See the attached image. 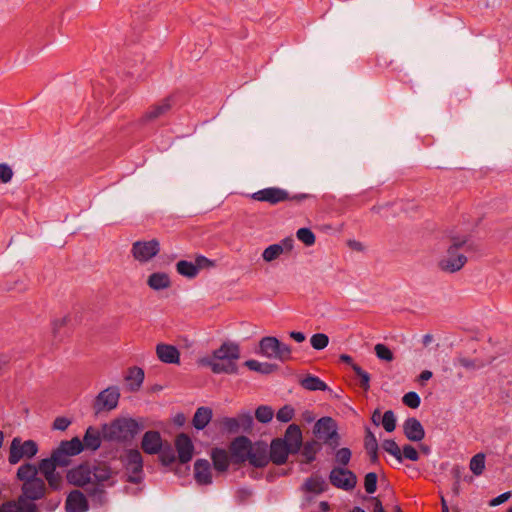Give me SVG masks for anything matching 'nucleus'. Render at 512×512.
<instances>
[{
  "instance_id": "nucleus-1",
  "label": "nucleus",
  "mask_w": 512,
  "mask_h": 512,
  "mask_svg": "<svg viewBox=\"0 0 512 512\" xmlns=\"http://www.w3.org/2000/svg\"><path fill=\"white\" fill-rule=\"evenodd\" d=\"M112 477L111 468L104 462L81 463L67 472V481L77 487H86L87 495L96 503L106 502L105 483Z\"/></svg>"
},
{
  "instance_id": "nucleus-2",
  "label": "nucleus",
  "mask_w": 512,
  "mask_h": 512,
  "mask_svg": "<svg viewBox=\"0 0 512 512\" xmlns=\"http://www.w3.org/2000/svg\"><path fill=\"white\" fill-rule=\"evenodd\" d=\"M474 245L466 235L448 237L446 253L439 259L438 268L445 273H456L467 263L466 253L473 250Z\"/></svg>"
},
{
  "instance_id": "nucleus-3",
  "label": "nucleus",
  "mask_w": 512,
  "mask_h": 512,
  "mask_svg": "<svg viewBox=\"0 0 512 512\" xmlns=\"http://www.w3.org/2000/svg\"><path fill=\"white\" fill-rule=\"evenodd\" d=\"M239 358V345L233 342H225L213 352L212 358H202L200 364L210 367L215 374H236L238 371L236 361Z\"/></svg>"
},
{
  "instance_id": "nucleus-4",
  "label": "nucleus",
  "mask_w": 512,
  "mask_h": 512,
  "mask_svg": "<svg viewBox=\"0 0 512 512\" xmlns=\"http://www.w3.org/2000/svg\"><path fill=\"white\" fill-rule=\"evenodd\" d=\"M144 429L142 421L131 417H119L102 425L103 439L110 442L130 443Z\"/></svg>"
},
{
  "instance_id": "nucleus-5",
  "label": "nucleus",
  "mask_w": 512,
  "mask_h": 512,
  "mask_svg": "<svg viewBox=\"0 0 512 512\" xmlns=\"http://www.w3.org/2000/svg\"><path fill=\"white\" fill-rule=\"evenodd\" d=\"M310 197L311 195L306 193L290 195L288 191L279 187H269L251 194L253 200L267 202L270 205H276L284 201H295L299 203Z\"/></svg>"
},
{
  "instance_id": "nucleus-6",
  "label": "nucleus",
  "mask_w": 512,
  "mask_h": 512,
  "mask_svg": "<svg viewBox=\"0 0 512 512\" xmlns=\"http://www.w3.org/2000/svg\"><path fill=\"white\" fill-rule=\"evenodd\" d=\"M314 435L331 449L335 450L340 445L337 422L331 417L320 418L313 427Z\"/></svg>"
},
{
  "instance_id": "nucleus-7",
  "label": "nucleus",
  "mask_w": 512,
  "mask_h": 512,
  "mask_svg": "<svg viewBox=\"0 0 512 512\" xmlns=\"http://www.w3.org/2000/svg\"><path fill=\"white\" fill-rule=\"evenodd\" d=\"M83 451V445L78 437L71 440L61 441L55 448L50 457L59 467H67L71 463V457L80 454Z\"/></svg>"
},
{
  "instance_id": "nucleus-8",
  "label": "nucleus",
  "mask_w": 512,
  "mask_h": 512,
  "mask_svg": "<svg viewBox=\"0 0 512 512\" xmlns=\"http://www.w3.org/2000/svg\"><path fill=\"white\" fill-rule=\"evenodd\" d=\"M38 451V444L34 440L23 441L20 437H14L9 448L8 462L15 465L22 459L33 458Z\"/></svg>"
},
{
  "instance_id": "nucleus-9",
  "label": "nucleus",
  "mask_w": 512,
  "mask_h": 512,
  "mask_svg": "<svg viewBox=\"0 0 512 512\" xmlns=\"http://www.w3.org/2000/svg\"><path fill=\"white\" fill-rule=\"evenodd\" d=\"M124 466L127 473V481L139 484L143 480V457L139 450L129 449L125 453Z\"/></svg>"
},
{
  "instance_id": "nucleus-10",
  "label": "nucleus",
  "mask_w": 512,
  "mask_h": 512,
  "mask_svg": "<svg viewBox=\"0 0 512 512\" xmlns=\"http://www.w3.org/2000/svg\"><path fill=\"white\" fill-rule=\"evenodd\" d=\"M160 252V243L157 239L149 241H136L132 244L131 254L133 258L140 262L146 263L154 258Z\"/></svg>"
},
{
  "instance_id": "nucleus-11",
  "label": "nucleus",
  "mask_w": 512,
  "mask_h": 512,
  "mask_svg": "<svg viewBox=\"0 0 512 512\" xmlns=\"http://www.w3.org/2000/svg\"><path fill=\"white\" fill-rule=\"evenodd\" d=\"M120 398L119 388L110 386L101 391L93 402V409L96 414L102 411H111L118 405Z\"/></svg>"
},
{
  "instance_id": "nucleus-12",
  "label": "nucleus",
  "mask_w": 512,
  "mask_h": 512,
  "mask_svg": "<svg viewBox=\"0 0 512 512\" xmlns=\"http://www.w3.org/2000/svg\"><path fill=\"white\" fill-rule=\"evenodd\" d=\"M329 481L331 485L338 489L351 491L356 487L357 476L356 474L343 467H334L329 474Z\"/></svg>"
},
{
  "instance_id": "nucleus-13",
  "label": "nucleus",
  "mask_w": 512,
  "mask_h": 512,
  "mask_svg": "<svg viewBox=\"0 0 512 512\" xmlns=\"http://www.w3.org/2000/svg\"><path fill=\"white\" fill-rule=\"evenodd\" d=\"M57 467L59 466L51 457L40 460L37 466L38 472L44 476L49 487L53 490H60L63 482L62 476L56 472Z\"/></svg>"
},
{
  "instance_id": "nucleus-14",
  "label": "nucleus",
  "mask_w": 512,
  "mask_h": 512,
  "mask_svg": "<svg viewBox=\"0 0 512 512\" xmlns=\"http://www.w3.org/2000/svg\"><path fill=\"white\" fill-rule=\"evenodd\" d=\"M252 442L246 436L236 437L230 444V453L234 463L240 464L247 461Z\"/></svg>"
},
{
  "instance_id": "nucleus-15",
  "label": "nucleus",
  "mask_w": 512,
  "mask_h": 512,
  "mask_svg": "<svg viewBox=\"0 0 512 512\" xmlns=\"http://www.w3.org/2000/svg\"><path fill=\"white\" fill-rule=\"evenodd\" d=\"M173 100L172 97H166L156 104L151 105L147 111L140 118L142 124L155 121L165 116L172 108Z\"/></svg>"
},
{
  "instance_id": "nucleus-16",
  "label": "nucleus",
  "mask_w": 512,
  "mask_h": 512,
  "mask_svg": "<svg viewBox=\"0 0 512 512\" xmlns=\"http://www.w3.org/2000/svg\"><path fill=\"white\" fill-rule=\"evenodd\" d=\"M292 454L287 441L282 438H275L271 441L269 459L276 465H283L287 462L288 455Z\"/></svg>"
},
{
  "instance_id": "nucleus-17",
  "label": "nucleus",
  "mask_w": 512,
  "mask_h": 512,
  "mask_svg": "<svg viewBox=\"0 0 512 512\" xmlns=\"http://www.w3.org/2000/svg\"><path fill=\"white\" fill-rule=\"evenodd\" d=\"M247 461L256 468L265 467L270 461L267 444L262 441L252 444Z\"/></svg>"
},
{
  "instance_id": "nucleus-18",
  "label": "nucleus",
  "mask_w": 512,
  "mask_h": 512,
  "mask_svg": "<svg viewBox=\"0 0 512 512\" xmlns=\"http://www.w3.org/2000/svg\"><path fill=\"white\" fill-rule=\"evenodd\" d=\"M175 448L178 453L179 462L186 464L191 461L194 453V445L191 438L185 434L180 433L175 439Z\"/></svg>"
},
{
  "instance_id": "nucleus-19",
  "label": "nucleus",
  "mask_w": 512,
  "mask_h": 512,
  "mask_svg": "<svg viewBox=\"0 0 512 512\" xmlns=\"http://www.w3.org/2000/svg\"><path fill=\"white\" fill-rule=\"evenodd\" d=\"M89 504L86 496L80 490L71 491L65 501L66 512H86Z\"/></svg>"
},
{
  "instance_id": "nucleus-20",
  "label": "nucleus",
  "mask_w": 512,
  "mask_h": 512,
  "mask_svg": "<svg viewBox=\"0 0 512 512\" xmlns=\"http://www.w3.org/2000/svg\"><path fill=\"white\" fill-rule=\"evenodd\" d=\"M162 446V437L158 431L150 430L144 433L141 441V448L146 454H158L161 451Z\"/></svg>"
},
{
  "instance_id": "nucleus-21",
  "label": "nucleus",
  "mask_w": 512,
  "mask_h": 512,
  "mask_svg": "<svg viewBox=\"0 0 512 512\" xmlns=\"http://www.w3.org/2000/svg\"><path fill=\"white\" fill-rule=\"evenodd\" d=\"M22 494L20 496L27 497L31 500H40L46 494V485L42 478H38L27 483H23Z\"/></svg>"
},
{
  "instance_id": "nucleus-22",
  "label": "nucleus",
  "mask_w": 512,
  "mask_h": 512,
  "mask_svg": "<svg viewBox=\"0 0 512 512\" xmlns=\"http://www.w3.org/2000/svg\"><path fill=\"white\" fill-rule=\"evenodd\" d=\"M403 432L408 440L414 442H419L425 437V431L421 422L414 417L405 420Z\"/></svg>"
},
{
  "instance_id": "nucleus-23",
  "label": "nucleus",
  "mask_w": 512,
  "mask_h": 512,
  "mask_svg": "<svg viewBox=\"0 0 512 512\" xmlns=\"http://www.w3.org/2000/svg\"><path fill=\"white\" fill-rule=\"evenodd\" d=\"M194 478L199 485L212 483L211 466L208 460L198 459L194 463Z\"/></svg>"
},
{
  "instance_id": "nucleus-24",
  "label": "nucleus",
  "mask_w": 512,
  "mask_h": 512,
  "mask_svg": "<svg viewBox=\"0 0 512 512\" xmlns=\"http://www.w3.org/2000/svg\"><path fill=\"white\" fill-rule=\"evenodd\" d=\"M156 354L159 360L166 364H179L180 363V352L179 350L170 344H158L156 346Z\"/></svg>"
},
{
  "instance_id": "nucleus-25",
  "label": "nucleus",
  "mask_w": 512,
  "mask_h": 512,
  "mask_svg": "<svg viewBox=\"0 0 512 512\" xmlns=\"http://www.w3.org/2000/svg\"><path fill=\"white\" fill-rule=\"evenodd\" d=\"M103 439L102 429L99 430L94 426H89L84 434L82 445L83 450L96 451L100 448Z\"/></svg>"
},
{
  "instance_id": "nucleus-26",
  "label": "nucleus",
  "mask_w": 512,
  "mask_h": 512,
  "mask_svg": "<svg viewBox=\"0 0 512 512\" xmlns=\"http://www.w3.org/2000/svg\"><path fill=\"white\" fill-rule=\"evenodd\" d=\"M282 439L287 441V445L291 448L292 454H296L300 451L302 446V432L298 425H289Z\"/></svg>"
},
{
  "instance_id": "nucleus-27",
  "label": "nucleus",
  "mask_w": 512,
  "mask_h": 512,
  "mask_svg": "<svg viewBox=\"0 0 512 512\" xmlns=\"http://www.w3.org/2000/svg\"><path fill=\"white\" fill-rule=\"evenodd\" d=\"M211 459L214 469L220 473L226 472L229 468L230 459L228 452L222 448H214L211 451Z\"/></svg>"
},
{
  "instance_id": "nucleus-28",
  "label": "nucleus",
  "mask_w": 512,
  "mask_h": 512,
  "mask_svg": "<svg viewBox=\"0 0 512 512\" xmlns=\"http://www.w3.org/2000/svg\"><path fill=\"white\" fill-rule=\"evenodd\" d=\"M125 381L127 382L130 391H137L144 381V371L140 367L129 368Z\"/></svg>"
},
{
  "instance_id": "nucleus-29",
  "label": "nucleus",
  "mask_w": 512,
  "mask_h": 512,
  "mask_svg": "<svg viewBox=\"0 0 512 512\" xmlns=\"http://www.w3.org/2000/svg\"><path fill=\"white\" fill-rule=\"evenodd\" d=\"M212 409L209 407H199L192 419V425L197 430L204 429L212 419Z\"/></svg>"
},
{
  "instance_id": "nucleus-30",
  "label": "nucleus",
  "mask_w": 512,
  "mask_h": 512,
  "mask_svg": "<svg viewBox=\"0 0 512 512\" xmlns=\"http://www.w3.org/2000/svg\"><path fill=\"white\" fill-rule=\"evenodd\" d=\"M148 286L153 290H163L171 286L168 274L164 272H155L149 275L147 279Z\"/></svg>"
},
{
  "instance_id": "nucleus-31",
  "label": "nucleus",
  "mask_w": 512,
  "mask_h": 512,
  "mask_svg": "<svg viewBox=\"0 0 512 512\" xmlns=\"http://www.w3.org/2000/svg\"><path fill=\"white\" fill-rule=\"evenodd\" d=\"M301 456L304 458L303 462L311 463L316 459L317 453L322 449V444L316 440L306 441L302 443Z\"/></svg>"
},
{
  "instance_id": "nucleus-32",
  "label": "nucleus",
  "mask_w": 512,
  "mask_h": 512,
  "mask_svg": "<svg viewBox=\"0 0 512 512\" xmlns=\"http://www.w3.org/2000/svg\"><path fill=\"white\" fill-rule=\"evenodd\" d=\"M276 347H278V339L273 336L263 337L259 342L260 353L270 359L274 358Z\"/></svg>"
},
{
  "instance_id": "nucleus-33",
  "label": "nucleus",
  "mask_w": 512,
  "mask_h": 512,
  "mask_svg": "<svg viewBox=\"0 0 512 512\" xmlns=\"http://www.w3.org/2000/svg\"><path fill=\"white\" fill-rule=\"evenodd\" d=\"M38 468L31 463L22 464L17 470V478L23 483L38 479Z\"/></svg>"
},
{
  "instance_id": "nucleus-34",
  "label": "nucleus",
  "mask_w": 512,
  "mask_h": 512,
  "mask_svg": "<svg viewBox=\"0 0 512 512\" xmlns=\"http://www.w3.org/2000/svg\"><path fill=\"white\" fill-rule=\"evenodd\" d=\"M303 488L307 492L320 494L327 488L325 480L320 476H311L306 479Z\"/></svg>"
},
{
  "instance_id": "nucleus-35",
  "label": "nucleus",
  "mask_w": 512,
  "mask_h": 512,
  "mask_svg": "<svg viewBox=\"0 0 512 512\" xmlns=\"http://www.w3.org/2000/svg\"><path fill=\"white\" fill-rule=\"evenodd\" d=\"M301 386L309 391H325L328 389L327 384L319 377L307 375L300 381Z\"/></svg>"
},
{
  "instance_id": "nucleus-36",
  "label": "nucleus",
  "mask_w": 512,
  "mask_h": 512,
  "mask_svg": "<svg viewBox=\"0 0 512 512\" xmlns=\"http://www.w3.org/2000/svg\"><path fill=\"white\" fill-rule=\"evenodd\" d=\"M245 366L255 372H259L261 374H271L278 369L276 364L272 363H262L257 360H247L245 362Z\"/></svg>"
},
{
  "instance_id": "nucleus-37",
  "label": "nucleus",
  "mask_w": 512,
  "mask_h": 512,
  "mask_svg": "<svg viewBox=\"0 0 512 512\" xmlns=\"http://www.w3.org/2000/svg\"><path fill=\"white\" fill-rule=\"evenodd\" d=\"M176 271L180 275L187 277L189 279H193L198 275L194 262H190L187 260L178 261L176 263Z\"/></svg>"
},
{
  "instance_id": "nucleus-38",
  "label": "nucleus",
  "mask_w": 512,
  "mask_h": 512,
  "mask_svg": "<svg viewBox=\"0 0 512 512\" xmlns=\"http://www.w3.org/2000/svg\"><path fill=\"white\" fill-rule=\"evenodd\" d=\"M35 500L28 499L24 496H19L16 503V512H37Z\"/></svg>"
},
{
  "instance_id": "nucleus-39",
  "label": "nucleus",
  "mask_w": 512,
  "mask_h": 512,
  "mask_svg": "<svg viewBox=\"0 0 512 512\" xmlns=\"http://www.w3.org/2000/svg\"><path fill=\"white\" fill-rule=\"evenodd\" d=\"M456 363L467 370L481 369L486 366V363L483 360L470 359L462 356L456 359Z\"/></svg>"
},
{
  "instance_id": "nucleus-40",
  "label": "nucleus",
  "mask_w": 512,
  "mask_h": 512,
  "mask_svg": "<svg viewBox=\"0 0 512 512\" xmlns=\"http://www.w3.org/2000/svg\"><path fill=\"white\" fill-rule=\"evenodd\" d=\"M485 469V455L478 453L474 455L470 460V470L475 475H481Z\"/></svg>"
},
{
  "instance_id": "nucleus-41",
  "label": "nucleus",
  "mask_w": 512,
  "mask_h": 512,
  "mask_svg": "<svg viewBox=\"0 0 512 512\" xmlns=\"http://www.w3.org/2000/svg\"><path fill=\"white\" fill-rule=\"evenodd\" d=\"M274 411L270 406L261 405L255 411V417L260 423H268L273 419Z\"/></svg>"
},
{
  "instance_id": "nucleus-42",
  "label": "nucleus",
  "mask_w": 512,
  "mask_h": 512,
  "mask_svg": "<svg viewBox=\"0 0 512 512\" xmlns=\"http://www.w3.org/2000/svg\"><path fill=\"white\" fill-rule=\"evenodd\" d=\"M382 448L392 456H394L398 462H402V453L398 444L393 439H386L382 443Z\"/></svg>"
},
{
  "instance_id": "nucleus-43",
  "label": "nucleus",
  "mask_w": 512,
  "mask_h": 512,
  "mask_svg": "<svg viewBox=\"0 0 512 512\" xmlns=\"http://www.w3.org/2000/svg\"><path fill=\"white\" fill-rule=\"evenodd\" d=\"M283 254V248L279 244H272L268 246L262 253V258L266 262H271L277 258H279L280 255Z\"/></svg>"
},
{
  "instance_id": "nucleus-44",
  "label": "nucleus",
  "mask_w": 512,
  "mask_h": 512,
  "mask_svg": "<svg viewBox=\"0 0 512 512\" xmlns=\"http://www.w3.org/2000/svg\"><path fill=\"white\" fill-rule=\"evenodd\" d=\"M238 427L240 431L250 432L253 426V417L250 412L240 413L237 417Z\"/></svg>"
},
{
  "instance_id": "nucleus-45",
  "label": "nucleus",
  "mask_w": 512,
  "mask_h": 512,
  "mask_svg": "<svg viewBox=\"0 0 512 512\" xmlns=\"http://www.w3.org/2000/svg\"><path fill=\"white\" fill-rule=\"evenodd\" d=\"M292 349L289 345L282 343L278 340V347H276V352L273 359L280 360L281 362H285L291 359Z\"/></svg>"
},
{
  "instance_id": "nucleus-46",
  "label": "nucleus",
  "mask_w": 512,
  "mask_h": 512,
  "mask_svg": "<svg viewBox=\"0 0 512 512\" xmlns=\"http://www.w3.org/2000/svg\"><path fill=\"white\" fill-rule=\"evenodd\" d=\"M220 424L222 429L227 433L236 434L240 432L236 417H224L221 419Z\"/></svg>"
},
{
  "instance_id": "nucleus-47",
  "label": "nucleus",
  "mask_w": 512,
  "mask_h": 512,
  "mask_svg": "<svg viewBox=\"0 0 512 512\" xmlns=\"http://www.w3.org/2000/svg\"><path fill=\"white\" fill-rule=\"evenodd\" d=\"M310 343L315 350H322L327 347L329 337L324 333H316L310 338Z\"/></svg>"
},
{
  "instance_id": "nucleus-48",
  "label": "nucleus",
  "mask_w": 512,
  "mask_h": 512,
  "mask_svg": "<svg viewBox=\"0 0 512 512\" xmlns=\"http://www.w3.org/2000/svg\"><path fill=\"white\" fill-rule=\"evenodd\" d=\"M381 423L387 432H393L396 428V417L392 410H387L382 417Z\"/></svg>"
},
{
  "instance_id": "nucleus-49",
  "label": "nucleus",
  "mask_w": 512,
  "mask_h": 512,
  "mask_svg": "<svg viewBox=\"0 0 512 512\" xmlns=\"http://www.w3.org/2000/svg\"><path fill=\"white\" fill-rule=\"evenodd\" d=\"M352 369L360 379L361 388H363L364 390H368L370 388V375L365 370H363L358 364H353Z\"/></svg>"
},
{
  "instance_id": "nucleus-50",
  "label": "nucleus",
  "mask_w": 512,
  "mask_h": 512,
  "mask_svg": "<svg viewBox=\"0 0 512 512\" xmlns=\"http://www.w3.org/2000/svg\"><path fill=\"white\" fill-rule=\"evenodd\" d=\"M352 452L349 448L343 447L336 451L335 453V461L343 466H347L351 460Z\"/></svg>"
},
{
  "instance_id": "nucleus-51",
  "label": "nucleus",
  "mask_w": 512,
  "mask_h": 512,
  "mask_svg": "<svg viewBox=\"0 0 512 512\" xmlns=\"http://www.w3.org/2000/svg\"><path fill=\"white\" fill-rule=\"evenodd\" d=\"M297 238L307 246L315 243V235L309 228H300L297 233Z\"/></svg>"
},
{
  "instance_id": "nucleus-52",
  "label": "nucleus",
  "mask_w": 512,
  "mask_h": 512,
  "mask_svg": "<svg viewBox=\"0 0 512 512\" xmlns=\"http://www.w3.org/2000/svg\"><path fill=\"white\" fill-rule=\"evenodd\" d=\"M374 350L376 356L381 360L391 362L394 359L392 351L384 344H376Z\"/></svg>"
},
{
  "instance_id": "nucleus-53",
  "label": "nucleus",
  "mask_w": 512,
  "mask_h": 512,
  "mask_svg": "<svg viewBox=\"0 0 512 512\" xmlns=\"http://www.w3.org/2000/svg\"><path fill=\"white\" fill-rule=\"evenodd\" d=\"M364 487L368 494H373L377 489V474L369 472L364 478Z\"/></svg>"
},
{
  "instance_id": "nucleus-54",
  "label": "nucleus",
  "mask_w": 512,
  "mask_h": 512,
  "mask_svg": "<svg viewBox=\"0 0 512 512\" xmlns=\"http://www.w3.org/2000/svg\"><path fill=\"white\" fill-rule=\"evenodd\" d=\"M294 416V409L290 405H285L280 408L276 414V418L278 421L287 423L292 420Z\"/></svg>"
},
{
  "instance_id": "nucleus-55",
  "label": "nucleus",
  "mask_w": 512,
  "mask_h": 512,
  "mask_svg": "<svg viewBox=\"0 0 512 512\" xmlns=\"http://www.w3.org/2000/svg\"><path fill=\"white\" fill-rule=\"evenodd\" d=\"M403 403L413 409H416L420 405V397L416 392H408L402 398Z\"/></svg>"
},
{
  "instance_id": "nucleus-56",
  "label": "nucleus",
  "mask_w": 512,
  "mask_h": 512,
  "mask_svg": "<svg viewBox=\"0 0 512 512\" xmlns=\"http://www.w3.org/2000/svg\"><path fill=\"white\" fill-rule=\"evenodd\" d=\"M194 264L196 266L197 273H199V271L202 269H210L215 266L214 261L208 259L203 255L196 256Z\"/></svg>"
},
{
  "instance_id": "nucleus-57",
  "label": "nucleus",
  "mask_w": 512,
  "mask_h": 512,
  "mask_svg": "<svg viewBox=\"0 0 512 512\" xmlns=\"http://www.w3.org/2000/svg\"><path fill=\"white\" fill-rule=\"evenodd\" d=\"M364 447L366 451L370 449H378L377 439L374 433L369 428H366L365 431Z\"/></svg>"
},
{
  "instance_id": "nucleus-58",
  "label": "nucleus",
  "mask_w": 512,
  "mask_h": 512,
  "mask_svg": "<svg viewBox=\"0 0 512 512\" xmlns=\"http://www.w3.org/2000/svg\"><path fill=\"white\" fill-rule=\"evenodd\" d=\"M159 454H160L159 455L160 460L163 465L168 466V465L172 464L173 462H175V460H176V456L170 447H168L167 449H161Z\"/></svg>"
},
{
  "instance_id": "nucleus-59",
  "label": "nucleus",
  "mask_w": 512,
  "mask_h": 512,
  "mask_svg": "<svg viewBox=\"0 0 512 512\" xmlns=\"http://www.w3.org/2000/svg\"><path fill=\"white\" fill-rule=\"evenodd\" d=\"M401 453H402V459L406 458L411 461L419 460V453L412 445H409V444L404 445L401 450Z\"/></svg>"
},
{
  "instance_id": "nucleus-60",
  "label": "nucleus",
  "mask_w": 512,
  "mask_h": 512,
  "mask_svg": "<svg viewBox=\"0 0 512 512\" xmlns=\"http://www.w3.org/2000/svg\"><path fill=\"white\" fill-rule=\"evenodd\" d=\"M13 177V171L11 167L6 163L0 164V182L8 183Z\"/></svg>"
},
{
  "instance_id": "nucleus-61",
  "label": "nucleus",
  "mask_w": 512,
  "mask_h": 512,
  "mask_svg": "<svg viewBox=\"0 0 512 512\" xmlns=\"http://www.w3.org/2000/svg\"><path fill=\"white\" fill-rule=\"evenodd\" d=\"M70 424H71V421L68 418L57 417L53 422V429L64 431L69 427Z\"/></svg>"
},
{
  "instance_id": "nucleus-62",
  "label": "nucleus",
  "mask_w": 512,
  "mask_h": 512,
  "mask_svg": "<svg viewBox=\"0 0 512 512\" xmlns=\"http://www.w3.org/2000/svg\"><path fill=\"white\" fill-rule=\"evenodd\" d=\"M252 496V490L248 488H239L236 491V499L239 503H245Z\"/></svg>"
},
{
  "instance_id": "nucleus-63",
  "label": "nucleus",
  "mask_w": 512,
  "mask_h": 512,
  "mask_svg": "<svg viewBox=\"0 0 512 512\" xmlns=\"http://www.w3.org/2000/svg\"><path fill=\"white\" fill-rule=\"evenodd\" d=\"M512 493L510 491L508 492H504L502 494H500L499 496L493 498L490 502H489V505L491 507H495V506H498L506 501L509 500V498L511 497Z\"/></svg>"
},
{
  "instance_id": "nucleus-64",
  "label": "nucleus",
  "mask_w": 512,
  "mask_h": 512,
  "mask_svg": "<svg viewBox=\"0 0 512 512\" xmlns=\"http://www.w3.org/2000/svg\"><path fill=\"white\" fill-rule=\"evenodd\" d=\"M0 512H16L15 501H7L0 505Z\"/></svg>"
}]
</instances>
